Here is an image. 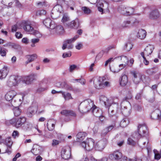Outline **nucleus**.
<instances>
[{"label":"nucleus","mask_w":161,"mask_h":161,"mask_svg":"<svg viewBox=\"0 0 161 161\" xmlns=\"http://www.w3.org/2000/svg\"><path fill=\"white\" fill-rule=\"evenodd\" d=\"M83 110L81 113H86L91 110L93 113L95 110L96 109L97 107L94 104L93 101L90 99L85 100L81 102Z\"/></svg>","instance_id":"nucleus-1"},{"label":"nucleus","mask_w":161,"mask_h":161,"mask_svg":"<svg viewBox=\"0 0 161 161\" xmlns=\"http://www.w3.org/2000/svg\"><path fill=\"white\" fill-rule=\"evenodd\" d=\"M21 28H23L25 31L30 34H33L37 37L42 36V35L38 31L33 30V28L31 27L30 22L28 21H22L21 24Z\"/></svg>","instance_id":"nucleus-2"},{"label":"nucleus","mask_w":161,"mask_h":161,"mask_svg":"<svg viewBox=\"0 0 161 161\" xmlns=\"http://www.w3.org/2000/svg\"><path fill=\"white\" fill-rule=\"evenodd\" d=\"M22 77L18 75H12L8 78L7 85L10 87L15 86L21 81Z\"/></svg>","instance_id":"nucleus-3"},{"label":"nucleus","mask_w":161,"mask_h":161,"mask_svg":"<svg viewBox=\"0 0 161 161\" xmlns=\"http://www.w3.org/2000/svg\"><path fill=\"white\" fill-rule=\"evenodd\" d=\"M138 132L142 138L145 137L147 140H149L148 138V130L145 125H139L138 126Z\"/></svg>","instance_id":"nucleus-4"},{"label":"nucleus","mask_w":161,"mask_h":161,"mask_svg":"<svg viewBox=\"0 0 161 161\" xmlns=\"http://www.w3.org/2000/svg\"><path fill=\"white\" fill-rule=\"evenodd\" d=\"M17 93L14 90H11L8 92L5 96L6 100L8 101L11 100L9 106L14 107L16 106L14 100H13V98L16 95Z\"/></svg>","instance_id":"nucleus-5"},{"label":"nucleus","mask_w":161,"mask_h":161,"mask_svg":"<svg viewBox=\"0 0 161 161\" xmlns=\"http://www.w3.org/2000/svg\"><path fill=\"white\" fill-rule=\"evenodd\" d=\"M71 0H58L57 1L58 4L55 5L52 9L53 10L59 12L60 14L62 11V5L63 3H65L68 5L69 4V2H71Z\"/></svg>","instance_id":"nucleus-6"},{"label":"nucleus","mask_w":161,"mask_h":161,"mask_svg":"<svg viewBox=\"0 0 161 161\" xmlns=\"http://www.w3.org/2000/svg\"><path fill=\"white\" fill-rule=\"evenodd\" d=\"M121 112L122 114L125 117H127L130 115L131 111L130 105H128L125 101H123L121 104Z\"/></svg>","instance_id":"nucleus-7"},{"label":"nucleus","mask_w":161,"mask_h":161,"mask_svg":"<svg viewBox=\"0 0 161 161\" xmlns=\"http://www.w3.org/2000/svg\"><path fill=\"white\" fill-rule=\"evenodd\" d=\"M71 148L69 146L64 147L61 152L62 157L65 159L70 158L71 156Z\"/></svg>","instance_id":"nucleus-8"},{"label":"nucleus","mask_w":161,"mask_h":161,"mask_svg":"<svg viewBox=\"0 0 161 161\" xmlns=\"http://www.w3.org/2000/svg\"><path fill=\"white\" fill-rule=\"evenodd\" d=\"M118 104L117 103H113L111 104V106H109L108 109V112L109 117L113 121H115L117 118V116L115 114V112L114 110L111 109V107H115L116 108H118Z\"/></svg>","instance_id":"nucleus-9"},{"label":"nucleus","mask_w":161,"mask_h":161,"mask_svg":"<svg viewBox=\"0 0 161 161\" xmlns=\"http://www.w3.org/2000/svg\"><path fill=\"white\" fill-rule=\"evenodd\" d=\"M92 145H93L96 150L102 151L105 147L106 143V142H90Z\"/></svg>","instance_id":"nucleus-10"},{"label":"nucleus","mask_w":161,"mask_h":161,"mask_svg":"<svg viewBox=\"0 0 161 161\" xmlns=\"http://www.w3.org/2000/svg\"><path fill=\"white\" fill-rule=\"evenodd\" d=\"M103 78L102 77L98 78L95 77L94 79V85L95 87L97 89H101L103 88Z\"/></svg>","instance_id":"nucleus-11"},{"label":"nucleus","mask_w":161,"mask_h":161,"mask_svg":"<svg viewBox=\"0 0 161 161\" xmlns=\"http://www.w3.org/2000/svg\"><path fill=\"white\" fill-rule=\"evenodd\" d=\"M43 24L47 28L51 29H54L55 24L54 22L52 21L49 18L45 19L43 21Z\"/></svg>","instance_id":"nucleus-12"},{"label":"nucleus","mask_w":161,"mask_h":161,"mask_svg":"<svg viewBox=\"0 0 161 161\" xmlns=\"http://www.w3.org/2000/svg\"><path fill=\"white\" fill-rule=\"evenodd\" d=\"M134 11V9L130 7H123L120 11V13L123 15L129 16L132 14Z\"/></svg>","instance_id":"nucleus-13"},{"label":"nucleus","mask_w":161,"mask_h":161,"mask_svg":"<svg viewBox=\"0 0 161 161\" xmlns=\"http://www.w3.org/2000/svg\"><path fill=\"white\" fill-rule=\"evenodd\" d=\"M154 49V47L153 45H149L145 48L143 52L141 53V55L142 56L145 55L148 56L152 53Z\"/></svg>","instance_id":"nucleus-14"},{"label":"nucleus","mask_w":161,"mask_h":161,"mask_svg":"<svg viewBox=\"0 0 161 161\" xmlns=\"http://www.w3.org/2000/svg\"><path fill=\"white\" fill-rule=\"evenodd\" d=\"M160 14L158 9L152 10L149 14V18L153 20H156L160 17Z\"/></svg>","instance_id":"nucleus-15"},{"label":"nucleus","mask_w":161,"mask_h":161,"mask_svg":"<svg viewBox=\"0 0 161 161\" xmlns=\"http://www.w3.org/2000/svg\"><path fill=\"white\" fill-rule=\"evenodd\" d=\"M100 103L102 104H104L107 108L111 106V101H110L107 97L103 95H101L99 98Z\"/></svg>","instance_id":"nucleus-16"},{"label":"nucleus","mask_w":161,"mask_h":161,"mask_svg":"<svg viewBox=\"0 0 161 161\" xmlns=\"http://www.w3.org/2000/svg\"><path fill=\"white\" fill-rule=\"evenodd\" d=\"M80 21L77 18L74 20L72 21L67 25L68 27L70 28L77 29L79 27L80 25Z\"/></svg>","instance_id":"nucleus-17"},{"label":"nucleus","mask_w":161,"mask_h":161,"mask_svg":"<svg viewBox=\"0 0 161 161\" xmlns=\"http://www.w3.org/2000/svg\"><path fill=\"white\" fill-rule=\"evenodd\" d=\"M9 72L8 67L4 66L1 69H0V79H3L5 78Z\"/></svg>","instance_id":"nucleus-18"},{"label":"nucleus","mask_w":161,"mask_h":161,"mask_svg":"<svg viewBox=\"0 0 161 161\" xmlns=\"http://www.w3.org/2000/svg\"><path fill=\"white\" fill-rule=\"evenodd\" d=\"M41 147L37 144H34L31 150V153L34 155L40 154L41 152Z\"/></svg>","instance_id":"nucleus-19"},{"label":"nucleus","mask_w":161,"mask_h":161,"mask_svg":"<svg viewBox=\"0 0 161 161\" xmlns=\"http://www.w3.org/2000/svg\"><path fill=\"white\" fill-rule=\"evenodd\" d=\"M26 121V118L24 116H21L17 119L16 124V127L18 128L23 125V124Z\"/></svg>","instance_id":"nucleus-20"},{"label":"nucleus","mask_w":161,"mask_h":161,"mask_svg":"<svg viewBox=\"0 0 161 161\" xmlns=\"http://www.w3.org/2000/svg\"><path fill=\"white\" fill-rule=\"evenodd\" d=\"M55 123L56 121L53 119H50L48 121L47 126L49 130L52 131L54 129Z\"/></svg>","instance_id":"nucleus-21"},{"label":"nucleus","mask_w":161,"mask_h":161,"mask_svg":"<svg viewBox=\"0 0 161 161\" xmlns=\"http://www.w3.org/2000/svg\"><path fill=\"white\" fill-rule=\"evenodd\" d=\"M115 127V124L113 123L112 125L106 127L102 131L101 135L102 136L106 135L107 133Z\"/></svg>","instance_id":"nucleus-22"},{"label":"nucleus","mask_w":161,"mask_h":161,"mask_svg":"<svg viewBox=\"0 0 161 161\" xmlns=\"http://www.w3.org/2000/svg\"><path fill=\"white\" fill-rule=\"evenodd\" d=\"M26 57L27 60L26 61L25 63L26 64H27L29 63H31L35 60L37 58V55L36 54H33L32 55H27L26 56Z\"/></svg>","instance_id":"nucleus-23"},{"label":"nucleus","mask_w":161,"mask_h":161,"mask_svg":"<svg viewBox=\"0 0 161 161\" xmlns=\"http://www.w3.org/2000/svg\"><path fill=\"white\" fill-rule=\"evenodd\" d=\"M132 138H128L127 141H134L135 140H138L142 138L138 132H133L131 135Z\"/></svg>","instance_id":"nucleus-24"},{"label":"nucleus","mask_w":161,"mask_h":161,"mask_svg":"<svg viewBox=\"0 0 161 161\" xmlns=\"http://www.w3.org/2000/svg\"><path fill=\"white\" fill-rule=\"evenodd\" d=\"M146 32L145 30L141 29L138 31L137 35V36L138 38L141 39H143L146 37Z\"/></svg>","instance_id":"nucleus-25"},{"label":"nucleus","mask_w":161,"mask_h":161,"mask_svg":"<svg viewBox=\"0 0 161 161\" xmlns=\"http://www.w3.org/2000/svg\"><path fill=\"white\" fill-rule=\"evenodd\" d=\"M61 114L62 115H64L66 116H75L76 114L73 111L70 110H63L61 111Z\"/></svg>","instance_id":"nucleus-26"},{"label":"nucleus","mask_w":161,"mask_h":161,"mask_svg":"<svg viewBox=\"0 0 161 161\" xmlns=\"http://www.w3.org/2000/svg\"><path fill=\"white\" fill-rule=\"evenodd\" d=\"M3 143L5 144L8 147L5 152L2 153H7L8 154H10L11 153V146L13 144L12 142H3Z\"/></svg>","instance_id":"nucleus-27"},{"label":"nucleus","mask_w":161,"mask_h":161,"mask_svg":"<svg viewBox=\"0 0 161 161\" xmlns=\"http://www.w3.org/2000/svg\"><path fill=\"white\" fill-rule=\"evenodd\" d=\"M128 81V77L125 75H122L121 77L120 80V84L122 86H124L127 84Z\"/></svg>","instance_id":"nucleus-28"},{"label":"nucleus","mask_w":161,"mask_h":161,"mask_svg":"<svg viewBox=\"0 0 161 161\" xmlns=\"http://www.w3.org/2000/svg\"><path fill=\"white\" fill-rule=\"evenodd\" d=\"M32 127V124L29 122H25L22 126L23 129L25 131L29 130L31 129Z\"/></svg>","instance_id":"nucleus-29"},{"label":"nucleus","mask_w":161,"mask_h":161,"mask_svg":"<svg viewBox=\"0 0 161 161\" xmlns=\"http://www.w3.org/2000/svg\"><path fill=\"white\" fill-rule=\"evenodd\" d=\"M54 29H55L56 32L58 34H62L64 32V29L61 25L56 26L55 25V27Z\"/></svg>","instance_id":"nucleus-30"},{"label":"nucleus","mask_w":161,"mask_h":161,"mask_svg":"<svg viewBox=\"0 0 161 161\" xmlns=\"http://www.w3.org/2000/svg\"><path fill=\"white\" fill-rule=\"evenodd\" d=\"M129 122L128 118L126 117L121 120L120 122V125L122 127H125L128 125Z\"/></svg>","instance_id":"nucleus-31"},{"label":"nucleus","mask_w":161,"mask_h":161,"mask_svg":"<svg viewBox=\"0 0 161 161\" xmlns=\"http://www.w3.org/2000/svg\"><path fill=\"white\" fill-rule=\"evenodd\" d=\"M132 91L129 90L128 91V93L125 98L123 99V101H125V102L128 105H129L130 103L128 102V100L130 99L132 97V95L131 94Z\"/></svg>","instance_id":"nucleus-32"},{"label":"nucleus","mask_w":161,"mask_h":161,"mask_svg":"<svg viewBox=\"0 0 161 161\" xmlns=\"http://www.w3.org/2000/svg\"><path fill=\"white\" fill-rule=\"evenodd\" d=\"M111 155L113 156L116 160L120 159L122 156V154L118 151H114Z\"/></svg>","instance_id":"nucleus-33"},{"label":"nucleus","mask_w":161,"mask_h":161,"mask_svg":"<svg viewBox=\"0 0 161 161\" xmlns=\"http://www.w3.org/2000/svg\"><path fill=\"white\" fill-rule=\"evenodd\" d=\"M88 143H86L85 142H81V146L84 148V149L87 151H90L92 148V145L90 146Z\"/></svg>","instance_id":"nucleus-34"},{"label":"nucleus","mask_w":161,"mask_h":161,"mask_svg":"<svg viewBox=\"0 0 161 161\" xmlns=\"http://www.w3.org/2000/svg\"><path fill=\"white\" fill-rule=\"evenodd\" d=\"M132 23L130 21L126 20L124 21L121 25V26L123 27H127L132 26Z\"/></svg>","instance_id":"nucleus-35"},{"label":"nucleus","mask_w":161,"mask_h":161,"mask_svg":"<svg viewBox=\"0 0 161 161\" xmlns=\"http://www.w3.org/2000/svg\"><path fill=\"white\" fill-rule=\"evenodd\" d=\"M38 109V105L37 103L33 104L29 108V110H31L32 113L36 112Z\"/></svg>","instance_id":"nucleus-36"},{"label":"nucleus","mask_w":161,"mask_h":161,"mask_svg":"<svg viewBox=\"0 0 161 161\" xmlns=\"http://www.w3.org/2000/svg\"><path fill=\"white\" fill-rule=\"evenodd\" d=\"M97 7L98 10L99 12L102 13V14L103 13L104 5L102 2L101 1L98 2L97 4Z\"/></svg>","instance_id":"nucleus-37"},{"label":"nucleus","mask_w":161,"mask_h":161,"mask_svg":"<svg viewBox=\"0 0 161 161\" xmlns=\"http://www.w3.org/2000/svg\"><path fill=\"white\" fill-rule=\"evenodd\" d=\"M60 14L59 12H57L52 10L51 14V17L53 19H56L59 17Z\"/></svg>","instance_id":"nucleus-38"},{"label":"nucleus","mask_w":161,"mask_h":161,"mask_svg":"<svg viewBox=\"0 0 161 161\" xmlns=\"http://www.w3.org/2000/svg\"><path fill=\"white\" fill-rule=\"evenodd\" d=\"M30 78L28 76L22 77L21 81L23 83H25L26 84H29L31 83L30 81Z\"/></svg>","instance_id":"nucleus-39"},{"label":"nucleus","mask_w":161,"mask_h":161,"mask_svg":"<svg viewBox=\"0 0 161 161\" xmlns=\"http://www.w3.org/2000/svg\"><path fill=\"white\" fill-rule=\"evenodd\" d=\"M17 106L16 105V106ZM14 107V108L13 109L14 114L15 116H18L20 114L21 111L18 107H16V106Z\"/></svg>","instance_id":"nucleus-40"},{"label":"nucleus","mask_w":161,"mask_h":161,"mask_svg":"<svg viewBox=\"0 0 161 161\" xmlns=\"http://www.w3.org/2000/svg\"><path fill=\"white\" fill-rule=\"evenodd\" d=\"M79 37V36L78 35H76L74 37L70 39H68L65 41V42L68 44H71L73 42H74L75 41L77 38H78Z\"/></svg>","instance_id":"nucleus-41"},{"label":"nucleus","mask_w":161,"mask_h":161,"mask_svg":"<svg viewBox=\"0 0 161 161\" xmlns=\"http://www.w3.org/2000/svg\"><path fill=\"white\" fill-rule=\"evenodd\" d=\"M142 75L141 74L139 76H137V77L132 78V80L134 83L136 84H137L139 83L142 80Z\"/></svg>","instance_id":"nucleus-42"},{"label":"nucleus","mask_w":161,"mask_h":161,"mask_svg":"<svg viewBox=\"0 0 161 161\" xmlns=\"http://www.w3.org/2000/svg\"><path fill=\"white\" fill-rule=\"evenodd\" d=\"M63 96L65 100H69L70 99H72V97L71 96V94L69 93H67L66 94L65 92H62Z\"/></svg>","instance_id":"nucleus-43"},{"label":"nucleus","mask_w":161,"mask_h":161,"mask_svg":"<svg viewBox=\"0 0 161 161\" xmlns=\"http://www.w3.org/2000/svg\"><path fill=\"white\" fill-rule=\"evenodd\" d=\"M133 47V45L130 42H127L125 45L124 48L127 51H129Z\"/></svg>","instance_id":"nucleus-44"},{"label":"nucleus","mask_w":161,"mask_h":161,"mask_svg":"<svg viewBox=\"0 0 161 161\" xmlns=\"http://www.w3.org/2000/svg\"><path fill=\"white\" fill-rule=\"evenodd\" d=\"M125 64H120L119 65V67L120 68V69H115L112 70V68L111 67H110V69L111 71L113 72L114 73H118L119 72L120 70L122 69L125 66Z\"/></svg>","instance_id":"nucleus-45"},{"label":"nucleus","mask_w":161,"mask_h":161,"mask_svg":"<svg viewBox=\"0 0 161 161\" xmlns=\"http://www.w3.org/2000/svg\"><path fill=\"white\" fill-rule=\"evenodd\" d=\"M81 9L85 14H89L91 13V10L90 9L86 7H82Z\"/></svg>","instance_id":"nucleus-46"},{"label":"nucleus","mask_w":161,"mask_h":161,"mask_svg":"<svg viewBox=\"0 0 161 161\" xmlns=\"http://www.w3.org/2000/svg\"><path fill=\"white\" fill-rule=\"evenodd\" d=\"M69 20V17L67 15H64L62 18V21L64 24H66L67 25V22Z\"/></svg>","instance_id":"nucleus-47"},{"label":"nucleus","mask_w":161,"mask_h":161,"mask_svg":"<svg viewBox=\"0 0 161 161\" xmlns=\"http://www.w3.org/2000/svg\"><path fill=\"white\" fill-rule=\"evenodd\" d=\"M130 74L132 76V78L137 77V76L141 75L138 71L133 70L130 72Z\"/></svg>","instance_id":"nucleus-48"},{"label":"nucleus","mask_w":161,"mask_h":161,"mask_svg":"<svg viewBox=\"0 0 161 161\" xmlns=\"http://www.w3.org/2000/svg\"><path fill=\"white\" fill-rule=\"evenodd\" d=\"M155 155L154 158L155 159L157 160H159L161 158V156L159 153H158V151L154 149L153 150Z\"/></svg>","instance_id":"nucleus-49"},{"label":"nucleus","mask_w":161,"mask_h":161,"mask_svg":"<svg viewBox=\"0 0 161 161\" xmlns=\"http://www.w3.org/2000/svg\"><path fill=\"white\" fill-rule=\"evenodd\" d=\"M116 48V45L114 44H112L109 46L105 50V52L107 53L110 50Z\"/></svg>","instance_id":"nucleus-50"},{"label":"nucleus","mask_w":161,"mask_h":161,"mask_svg":"<svg viewBox=\"0 0 161 161\" xmlns=\"http://www.w3.org/2000/svg\"><path fill=\"white\" fill-rule=\"evenodd\" d=\"M102 78H103V82H102V85H103V88L105 87H108L110 86V83L109 82L107 81H105V77H102Z\"/></svg>","instance_id":"nucleus-51"},{"label":"nucleus","mask_w":161,"mask_h":161,"mask_svg":"<svg viewBox=\"0 0 161 161\" xmlns=\"http://www.w3.org/2000/svg\"><path fill=\"white\" fill-rule=\"evenodd\" d=\"M77 68V66L75 64H72L69 66L68 69L69 71L70 72H72Z\"/></svg>","instance_id":"nucleus-52"},{"label":"nucleus","mask_w":161,"mask_h":161,"mask_svg":"<svg viewBox=\"0 0 161 161\" xmlns=\"http://www.w3.org/2000/svg\"><path fill=\"white\" fill-rule=\"evenodd\" d=\"M10 124L13 125V126L16 127V124L17 119L13 118L9 121Z\"/></svg>","instance_id":"nucleus-53"},{"label":"nucleus","mask_w":161,"mask_h":161,"mask_svg":"<svg viewBox=\"0 0 161 161\" xmlns=\"http://www.w3.org/2000/svg\"><path fill=\"white\" fill-rule=\"evenodd\" d=\"M66 85V84L65 82L61 83L60 82H58L56 83L55 86L58 87H63L65 86Z\"/></svg>","instance_id":"nucleus-54"},{"label":"nucleus","mask_w":161,"mask_h":161,"mask_svg":"<svg viewBox=\"0 0 161 161\" xmlns=\"http://www.w3.org/2000/svg\"><path fill=\"white\" fill-rule=\"evenodd\" d=\"M46 13V11L44 10H41L37 11L36 14L37 15H44Z\"/></svg>","instance_id":"nucleus-55"},{"label":"nucleus","mask_w":161,"mask_h":161,"mask_svg":"<svg viewBox=\"0 0 161 161\" xmlns=\"http://www.w3.org/2000/svg\"><path fill=\"white\" fill-rule=\"evenodd\" d=\"M160 115H159L158 114H155V113H154L152 114V115L151 116V117H152V116H154L156 115L157 116V117L156 118H153V119H156L159 121H161V112H160Z\"/></svg>","instance_id":"nucleus-56"},{"label":"nucleus","mask_w":161,"mask_h":161,"mask_svg":"<svg viewBox=\"0 0 161 161\" xmlns=\"http://www.w3.org/2000/svg\"><path fill=\"white\" fill-rule=\"evenodd\" d=\"M19 24L17 23L16 24L12 26V31L13 32L16 31L17 29L19 28L18 26Z\"/></svg>","instance_id":"nucleus-57"},{"label":"nucleus","mask_w":161,"mask_h":161,"mask_svg":"<svg viewBox=\"0 0 161 161\" xmlns=\"http://www.w3.org/2000/svg\"><path fill=\"white\" fill-rule=\"evenodd\" d=\"M71 52L69 53H63L62 56L63 58H65L68 57H70L71 56Z\"/></svg>","instance_id":"nucleus-58"},{"label":"nucleus","mask_w":161,"mask_h":161,"mask_svg":"<svg viewBox=\"0 0 161 161\" xmlns=\"http://www.w3.org/2000/svg\"><path fill=\"white\" fill-rule=\"evenodd\" d=\"M36 5L37 7H42L45 5V2H38L36 3Z\"/></svg>","instance_id":"nucleus-59"},{"label":"nucleus","mask_w":161,"mask_h":161,"mask_svg":"<svg viewBox=\"0 0 161 161\" xmlns=\"http://www.w3.org/2000/svg\"><path fill=\"white\" fill-rule=\"evenodd\" d=\"M36 75L34 74H31L29 75V77L30 78V81H31V82L35 79V76Z\"/></svg>","instance_id":"nucleus-60"},{"label":"nucleus","mask_w":161,"mask_h":161,"mask_svg":"<svg viewBox=\"0 0 161 161\" xmlns=\"http://www.w3.org/2000/svg\"><path fill=\"white\" fill-rule=\"evenodd\" d=\"M114 58H109L108 60H107L105 62V66H107L108 64L110 63V62L112 61H113Z\"/></svg>","instance_id":"nucleus-61"},{"label":"nucleus","mask_w":161,"mask_h":161,"mask_svg":"<svg viewBox=\"0 0 161 161\" xmlns=\"http://www.w3.org/2000/svg\"><path fill=\"white\" fill-rule=\"evenodd\" d=\"M15 36L17 38L19 39L22 38L23 35L20 33V32H16Z\"/></svg>","instance_id":"nucleus-62"},{"label":"nucleus","mask_w":161,"mask_h":161,"mask_svg":"<svg viewBox=\"0 0 161 161\" xmlns=\"http://www.w3.org/2000/svg\"><path fill=\"white\" fill-rule=\"evenodd\" d=\"M152 73L153 75H154L158 72L159 70L158 67H154L152 68Z\"/></svg>","instance_id":"nucleus-63"},{"label":"nucleus","mask_w":161,"mask_h":161,"mask_svg":"<svg viewBox=\"0 0 161 161\" xmlns=\"http://www.w3.org/2000/svg\"><path fill=\"white\" fill-rule=\"evenodd\" d=\"M131 23H132V26H136L139 23V21L136 19H135L133 21L131 22Z\"/></svg>","instance_id":"nucleus-64"}]
</instances>
